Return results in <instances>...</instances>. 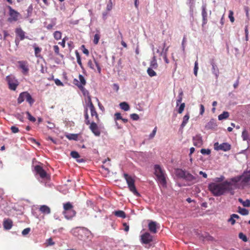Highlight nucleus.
<instances>
[{"instance_id": "obj_61", "label": "nucleus", "mask_w": 250, "mask_h": 250, "mask_svg": "<svg viewBox=\"0 0 250 250\" xmlns=\"http://www.w3.org/2000/svg\"><path fill=\"white\" fill-rule=\"evenodd\" d=\"M228 222H230L232 225H233L235 223V220L231 215L230 216V218L229 219Z\"/></svg>"}, {"instance_id": "obj_64", "label": "nucleus", "mask_w": 250, "mask_h": 250, "mask_svg": "<svg viewBox=\"0 0 250 250\" xmlns=\"http://www.w3.org/2000/svg\"><path fill=\"white\" fill-rule=\"evenodd\" d=\"M3 206V208H5L8 207V203L5 201H3V200H1V205Z\"/></svg>"}, {"instance_id": "obj_27", "label": "nucleus", "mask_w": 250, "mask_h": 250, "mask_svg": "<svg viewBox=\"0 0 250 250\" xmlns=\"http://www.w3.org/2000/svg\"><path fill=\"white\" fill-rule=\"evenodd\" d=\"M16 33L20 38L21 40H23L24 38L25 33L21 28L16 29Z\"/></svg>"}, {"instance_id": "obj_48", "label": "nucleus", "mask_w": 250, "mask_h": 250, "mask_svg": "<svg viewBox=\"0 0 250 250\" xmlns=\"http://www.w3.org/2000/svg\"><path fill=\"white\" fill-rule=\"evenodd\" d=\"M233 12L232 11L230 10L229 11V18L230 20V21L231 22H233L234 21V18L233 17Z\"/></svg>"}, {"instance_id": "obj_31", "label": "nucleus", "mask_w": 250, "mask_h": 250, "mask_svg": "<svg viewBox=\"0 0 250 250\" xmlns=\"http://www.w3.org/2000/svg\"><path fill=\"white\" fill-rule=\"evenodd\" d=\"M150 68L156 69L158 67V64L157 62L156 57L154 56L151 60L150 64Z\"/></svg>"}, {"instance_id": "obj_26", "label": "nucleus", "mask_w": 250, "mask_h": 250, "mask_svg": "<svg viewBox=\"0 0 250 250\" xmlns=\"http://www.w3.org/2000/svg\"><path fill=\"white\" fill-rule=\"evenodd\" d=\"M211 64L212 65V70L213 73L215 75L216 78H218L219 73L218 67H217L216 65H215L213 61H212L211 62Z\"/></svg>"}, {"instance_id": "obj_21", "label": "nucleus", "mask_w": 250, "mask_h": 250, "mask_svg": "<svg viewBox=\"0 0 250 250\" xmlns=\"http://www.w3.org/2000/svg\"><path fill=\"white\" fill-rule=\"evenodd\" d=\"M8 8L9 10V15L11 16V17L12 18V19L16 21L18 20V17L19 15V13L14 10L11 6H8Z\"/></svg>"}, {"instance_id": "obj_40", "label": "nucleus", "mask_w": 250, "mask_h": 250, "mask_svg": "<svg viewBox=\"0 0 250 250\" xmlns=\"http://www.w3.org/2000/svg\"><path fill=\"white\" fill-rule=\"evenodd\" d=\"M242 137L244 141L248 140L249 139V133L245 129L243 130L242 133Z\"/></svg>"}, {"instance_id": "obj_44", "label": "nucleus", "mask_w": 250, "mask_h": 250, "mask_svg": "<svg viewBox=\"0 0 250 250\" xmlns=\"http://www.w3.org/2000/svg\"><path fill=\"white\" fill-rule=\"evenodd\" d=\"M54 36L56 40H58L61 38L62 33L60 31H55L54 33Z\"/></svg>"}, {"instance_id": "obj_3", "label": "nucleus", "mask_w": 250, "mask_h": 250, "mask_svg": "<svg viewBox=\"0 0 250 250\" xmlns=\"http://www.w3.org/2000/svg\"><path fill=\"white\" fill-rule=\"evenodd\" d=\"M73 234L79 239H84L88 237L90 231L84 227H77L72 230Z\"/></svg>"}, {"instance_id": "obj_38", "label": "nucleus", "mask_w": 250, "mask_h": 250, "mask_svg": "<svg viewBox=\"0 0 250 250\" xmlns=\"http://www.w3.org/2000/svg\"><path fill=\"white\" fill-rule=\"evenodd\" d=\"M79 88L82 91L83 95L84 96H87L89 95L88 91L85 89V88L84 87V86L82 85L80 86L79 85Z\"/></svg>"}, {"instance_id": "obj_37", "label": "nucleus", "mask_w": 250, "mask_h": 250, "mask_svg": "<svg viewBox=\"0 0 250 250\" xmlns=\"http://www.w3.org/2000/svg\"><path fill=\"white\" fill-rule=\"evenodd\" d=\"M66 136L69 140L76 141L78 139V135L77 134H69L67 135Z\"/></svg>"}, {"instance_id": "obj_4", "label": "nucleus", "mask_w": 250, "mask_h": 250, "mask_svg": "<svg viewBox=\"0 0 250 250\" xmlns=\"http://www.w3.org/2000/svg\"><path fill=\"white\" fill-rule=\"evenodd\" d=\"M124 178H125L128 185V187L130 191H131L137 197L140 196V194L137 191L135 186V181L133 178L129 176L126 173H124Z\"/></svg>"}, {"instance_id": "obj_2", "label": "nucleus", "mask_w": 250, "mask_h": 250, "mask_svg": "<svg viewBox=\"0 0 250 250\" xmlns=\"http://www.w3.org/2000/svg\"><path fill=\"white\" fill-rule=\"evenodd\" d=\"M155 175H156L158 182L163 187H166L167 181L166 179L165 171L158 165L154 166Z\"/></svg>"}, {"instance_id": "obj_5", "label": "nucleus", "mask_w": 250, "mask_h": 250, "mask_svg": "<svg viewBox=\"0 0 250 250\" xmlns=\"http://www.w3.org/2000/svg\"><path fill=\"white\" fill-rule=\"evenodd\" d=\"M246 187H250V170L244 172L241 175V182L237 188L244 189Z\"/></svg>"}, {"instance_id": "obj_18", "label": "nucleus", "mask_w": 250, "mask_h": 250, "mask_svg": "<svg viewBox=\"0 0 250 250\" xmlns=\"http://www.w3.org/2000/svg\"><path fill=\"white\" fill-rule=\"evenodd\" d=\"M88 66L92 69L93 70H95V65L96 66L97 68V70L98 71V72L99 73H101V67L99 65V64L98 63V62H97V61H96V60H94V61H92L91 60H89L88 62Z\"/></svg>"}, {"instance_id": "obj_43", "label": "nucleus", "mask_w": 250, "mask_h": 250, "mask_svg": "<svg viewBox=\"0 0 250 250\" xmlns=\"http://www.w3.org/2000/svg\"><path fill=\"white\" fill-rule=\"evenodd\" d=\"M239 237L240 239H242L244 242H247L248 241V238L246 235H245L242 232H240L239 233Z\"/></svg>"}, {"instance_id": "obj_58", "label": "nucleus", "mask_w": 250, "mask_h": 250, "mask_svg": "<svg viewBox=\"0 0 250 250\" xmlns=\"http://www.w3.org/2000/svg\"><path fill=\"white\" fill-rule=\"evenodd\" d=\"M99 39H100V37L99 36L98 34H95V36H94V40H93V42L94 43L96 44L98 43V42H99Z\"/></svg>"}, {"instance_id": "obj_50", "label": "nucleus", "mask_w": 250, "mask_h": 250, "mask_svg": "<svg viewBox=\"0 0 250 250\" xmlns=\"http://www.w3.org/2000/svg\"><path fill=\"white\" fill-rule=\"evenodd\" d=\"M70 155L74 158H78L80 157L79 154L77 152L75 151H71Z\"/></svg>"}, {"instance_id": "obj_1", "label": "nucleus", "mask_w": 250, "mask_h": 250, "mask_svg": "<svg viewBox=\"0 0 250 250\" xmlns=\"http://www.w3.org/2000/svg\"><path fill=\"white\" fill-rule=\"evenodd\" d=\"M231 182L225 181L221 183H211L208 185V189L215 196L223 195L227 191H230L233 189Z\"/></svg>"}, {"instance_id": "obj_17", "label": "nucleus", "mask_w": 250, "mask_h": 250, "mask_svg": "<svg viewBox=\"0 0 250 250\" xmlns=\"http://www.w3.org/2000/svg\"><path fill=\"white\" fill-rule=\"evenodd\" d=\"M193 145L195 146L200 147L203 144L202 137L200 135H196L193 137Z\"/></svg>"}, {"instance_id": "obj_32", "label": "nucleus", "mask_w": 250, "mask_h": 250, "mask_svg": "<svg viewBox=\"0 0 250 250\" xmlns=\"http://www.w3.org/2000/svg\"><path fill=\"white\" fill-rule=\"evenodd\" d=\"M189 118V116L188 114H187L186 115H185L184 116L183 119V122L181 125V127L183 128L186 125V124L188 122Z\"/></svg>"}, {"instance_id": "obj_12", "label": "nucleus", "mask_w": 250, "mask_h": 250, "mask_svg": "<svg viewBox=\"0 0 250 250\" xmlns=\"http://www.w3.org/2000/svg\"><path fill=\"white\" fill-rule=\"evenodd\" d=\"M156 53H158L159 56L163 57L166 63H168L169 61L167 56V48H156Z\"/></svg>"}, {"instance_id": "obj_63", "label": "nucleus", "mask_w": 250, "mask_h": 250, "mask_svg": "<svg viewBox=\"0 0 250 250\" xmlns=\"http://www.w3.org/2000/svg\"><path fill=\"white\" fill-rule=\"evenodd\" d=\"M123 226L125 227L124 228L125 231L126 232H127L129 230V226L126 223H123Z\"/></svg>"}, {"instance_id": "obj_54", "label": "nucleus", "mask_w": 250, "mask_h": 250, "mask_svg": "<svg viewBox=\"0 0 250 250\" xmlns=\"http://www.w3.org/2000/svg\"><path fill=\"white\" fill-rule=\"evenodd\" d=\"M87 98V100H88V104H87V105L90 107V106H93L94 104H93L92 102V100H91V97L90 96V95H88V96H86Z\"/></svg>"}, {"instance_id": "obj_34", "label": "nucleus", "mask_w": 250, "mask_h": 250, "mask_svg": "<svg viewBox=\"0 0 250 250\" xmlns=\"http://www.w3.org/2000/svg\"><path fill=\"white\" fill-rule=\"evenodd\" d=\"M229 116V113L227 111H224L222 114L218 116L219 120H222L228 118Z\"/></svg>"}, {"instance_id": "obj_49", "label": "nucleus", "mask_w": 250, "mask_h": 250, "mask_svg": "<svg viewBox=\"0 0 250 250\" xmlns=\"http://www.w3.org/2000/svg\"><path fill=\"white\" fill-rule=\"evenodd\" d=\"M157 126L155 127L153 129L152 132L149 134V139H152L155 135L156 131H157Z\"/></svg>"}, {"instance_id": "obj_39", "label": "nucleus", "mask_w": 250, "mask_h": 250, "mask_svg": "<svg viewBox=\"0 0 250 250\" xmlns=\"http://www.w3.org/2000/svg\"><path fill=\"white\" fill-rule=\"evenodd\" d=\"M147 72L150 77L156 76V73L153 70V68L149 67L147 70Z\"/></svg>"}, {"instance_id": "obj_62", "label": "nucleus", "mask_w": 250, "mask_h": 250, "mask_svg": "<svg viewBox=\"0 0 250 250\" xmlns=\"http://www.w3.org/2000/svg\"><path fill=\"white\" fill-rule=\"evenodd\" d=\"M200 114L203 115L205 111L204 106L203 104L200 105Z\"/></svg>"}, {"instance_id": "obj_56", "label": "nucleus", "mask_w": 250, "mask_h": 250, "mask_svg": "<svg viewBox=\"0 0 250 250\" xmlns=\"http://www.w3.org/2000/svg\"><path fill=\"white\" fill-rule=\"evenodd\" d=\"M122 119V117L120 113L117 112L115 114V120H118Z\"/></svg>"}, {"instance_id": "obj_13", "label": "nucleus", "mask_w": 250, "mask_h": 250, "mask_svg": "<svg viewBox=\"0 0 250 250\" xmlns=\"http://www.w3.org/2000/svg\"><path fill=\"white\" fill-rule=\"evenodd\" d=\"M19 67L22 70V73L24 75H27L29 72L28 62L26 61H19L18 62Z\"/></svg>"}, {"instance_id": "obj_47", "label": "nucleus", "mask_w": 250, "mask_h": 250, "mask_svg": "<svg viewBox=\"0 0 250 250\" xmlns=\"http://www.w3.org/2000/svg\"><path fill=\"white\" fill-rule=\"evenodd\" d=\"M185 107V104L184 103H182L178 109V112L179 114H181L183 112Z\"/></svg>"}, {"instance_id": "obj_45", "label": "nucleus", "mask_w": 250, "mask_h": 250, "mask_svg": "<svg viewBox=\"0 0 250 250\" xmlns=\"http://www.w3.org/2000/svg\"><path fill=\"white\" fill-rule=\"evenodd\" d=\"M200 152L203 155H209L211 153V150L209 149L203 148L201 150Z\"/></svg>"}, {"instance_id": "obj_42", "label": "nucleus", "mask_w": 250, "mask_h": 250, "mask_svg": "<svg viewBox=\"0 0 250 250\" xmlns=\"http://www.w3.org/2000/svg\"><path fill=\"white\" fill-rule=\"evenodd\" d=\"M183 92L181 91L178 95V99L177 100L176 104L177 105H178L180 103H181L183 99Z\"/></svg>"}, {"instance_id": "obj_41", "label": "nucleus", "mask_w": 250, "mask_h": 250, "mask_svg": "<svg viewBox=\"0 0 250 250\" xmlns=\"http://www.w3.org/2000/svg\"><path fill=\"white\" fill-rule=\"evenodd\" d=\"M26 114L27 116L28 119L32 122H35L36 121V118L31 115V114L30 113L29 111H26Z\"/></svg>"}, {"instance_id": "obj_22", "label": "nucleus", "mask_w": 250, "mask_h": 250, "mask_svg": "<svg viewBox=\"0 0 250 250\" xmlns=\"http://www.w3.org/2000/svg\"><path fill=\"white\" fill-rule=\"evenodd\" d=\"M149 230L153 233H156L157 232L156 223L153 221H150L148 224Z\"/></svg>"}, {"instance_id": "obj_8", "label": "nucleus", "mask_w": 250, "mask_h": 250, "mask_svg": "<svg viewBox=\"0 0 250 250\" xmlns=\"http://www.w3.org/2000/svg\"><path fill=\"white\" fill-rule=\"evenodd\" d=\"M22 96H25V100L31 106L34 103L35 100L32 98L31 95L27 91L21 92L19 96L17 99L18 103L21 104L23 102V99Z\"/></svg>"}, {"instance_id": "obj_23", "label": "nucleus", "mask_w": 250, "mask_h": 250, "mask_svg": "<svg viewBox=\"0 0 250 250\" xmlns=\"http://www.w3.org/2000/svg\"><path fill=\"white\" fill-rule=\"evenodd\" d=\"M90 110V113H91V116L92 117H95L96 120L97 122H99L100 121V119L99 117V115L96 110V109L94 107V106H91L89 107Z\"/></svg>"}, {"instance_id": "obj_15", "label": "nucleus", "mask_w": 250, "mask_h": 250, "mask_svg": "<svg viewBox=\"0 0 250 250\" xmlns=\"http://www.w3.org/2000/svg\"><path fill=\"white\" fill-rule=\"evenodd\" d=\"M206 4H203L202 6V16L203 19L202 22V27H204V25L207 23L208 19H207V12L206 11Z\"/></svg>"}, {"instance_id": "obj_29", "label": "nucleus", "mask_w": 250, "mask_h": 250, "mask_svg": "<svg viewBox=\"0 0 250 250\" xmlns=\"http://www.w3.org/2000/svg\"><path fill=\"white\" fill-rule=\"evenodd\" d=\"M84 123L86 125H89L91 123L90 120L89 119V116L88 114V109L87 107H85L84 109Z\"/></svg>"}, {"instance_id": "obj_6", "label": "nucleus", "mask_w": 250, "mask_h": 250, "mask_svg": "<svg viewBox=\"0 0 250 250\" xmlns=\"http://www.w3.org/2000/svg\"><path fill=\"white\" fill-rule=\"evenodd\" d=\"M6 80L8 85V88L11 90H16L19 85V82L15 77L12 75H9L6 77Z\"/></svg>"}, {"instance_id": "obj_36", "label": "nucleus", "mask_w": 250, "mask_h": 250, "mask_svg": "<svg viewBox=\"0 0 250 250\" xmlns=\"http://www.w3.org/2000/svg\"><path fill=\"white\" fill-rule=\"evenodd\" d=\"M230 181L236 186L238 182H240V183L241 182V175L232 178Z\"/></svg>"}, {"instance_id": "obj_7", "label": "nucleus", "mask_w": 250, "mask_h": 250, "mask_svg": "<svg viewBox=\"0 0 250 250\" xmlns=\"http://www.w3.org/2000/svg\"><path fill=\"white\" fill-rule=\"evenodd\" d=\"M178 175L186 181L191 182V184L195 183L196 182V178L195 176L181 169L178 170Z\"/></svg>"}, {"instance_id": "obj_53", "label": "nucleus", "mask_w": 250, "mask_h": 250, "mask_svg": "<svg viewBox=\"0 0 250 250\" xmlns=\"http://www.w3.org/2000/svg\"><path fill=\"white\" fill-rule=\"evenodd\" d=\"M131 118L134 121H137L139 119V116L136 113L131 114L130 115Z\"/></svg>"}, {"instance_id": "obj_46", "label": "nucleus", "mask_w": 250, "mask_h": 250, "mask_svg": "<svg viewBox=\"0 0 250 250\" xmlns=\"http://www.w3.org/2000/svg\"><path fill=\"white\" fill-rule=\"evenodd\" d=\"M41 48H35V54L37 57H41Z\"/></svg>"}, {"instance_id": "obj_52", "label": "nucleus", "mask_w": 250, "mask_h": 250, "mask_svg": "<svg viewBox=\"0 0 250 250\" xmlns=\"http://www.w3.org/2000/svg\"><path fill=\"white\" fill-rule=\"evenodd\" d=\"M198 70V62L197 61L195 62L194 64V75L197 76V72Z\"/></svg>"}, {"instance_id": "obj_55", "label": "nucleus", "mask_w": 250, "mask_h": 250, "mask_svg": "<svg viewBox=\"0 0 250 250\" xmlns=\"http://www.w3.org/2000/svg\"><path fill=\"white\" fill-rule=\"evenodd\" d=\"M11 130L13 133H16L19 131V128L15 126H12L11 127Z\"/></svg>"}, {"instance_id": "obj_28", "label": "nucleus", "mask_w": 250, "mask_h": 250, "mask_svg": "<svg viewBox=\"0 0 250 250\" xmlns=\"http://www.w3.org/2000/svg\"><path fill=\"white\" fill-rule=\"evenodd\" d=\"M63 212H65L73 208V206H72L70 202H67L66 203L63 204Z\"/></svg>"}, {"instance_id": "obj_59", "label": "nucleus", "mask_w": 250, "mask_h": 250, "mask_svg": "<svg viewBox=\"0 0 250 250\" xmlns=\"http://www.w3.org/2000/svg\"><path fill=\"white\" fill-rule=\"evenodd\" d=\"M30 231V229L29 228H26L24 229L22 231V234L23 235H25L29 233Z\"/></svg>"}, {"instance_id": "obj_51", "label": "nucleus", "mask_w": 250, "mask_h": 250, "mask_svg": "<svg viewBox=\"0 0 250 250\" xmlns=\"http://www.w3.org/2000/svg\"><path fill=\"white\" fill-rule=\"evenodd\" d=\"M113 6L112 1V0H109L108 3L107 5L106 6V10L108 11H110Z\"/></svg>"}, {"instance_id": "obj_16", "label": "nucleus", "mask_w": 250, "mask_h": 250, "mask_svg": "<svg viewBox=\"0 0 250 250\" xmlns=\"http://www.w3.org/2000/svg\"><path fill=\"white\" fill-rule=\"evenodd\" d=\"M79 81L78 80L75 79L74 80V81H73V83L77 85L78 87H79V85H83V86H84L86 84V81L84 78V77L81 75V74H80L79 76Z\"/></svg>"}, {"instance_id": "obj_60", "label": "nucleus", "mask_w": 250, "mask_h": 250, "mask_svg": "<svg viewBox=\"0 0 250 250\" xmlns=\"http://www.w3.org/2000/svg\"><path fill=\"white\" fill-rule=\"evenodd\" d=\"M68 40V38L65 37L63 39V40H62V42H59V44H60L62 47H64L65 41L66 40Z\"/></svg>"}, {"instance_id": "obj_19", "label": "nucleus", "mask_w": 250, "mask_h": 250, "mask_svg": "<svg viewBox=\"0 0 250 250\" xmlns=\"http://www.w3.org/2000/svg\"><path fill=\"white\" fill-rule=\"evenodd\" d=\"M13 221L10 219H5L3 222V228L5 230H9L13 226Z\"/></svg>"}, {"instance_id": "obj_33", "label": "nucleus", "mask_w": 250, "mask_h": 250, "mask_svg": "<svg viewBox=\"0 0 250 250\" xmlns=\"http://www.w3.org/2000/svg\"><path fill=\"white\" fill-rule=\"evenodd\" d=\"M238 201L241 203L244 207H250V200L247 199L246 201H243L242 199L239 198Z\"/></svg>"}, {"instance_id": "obj_30", "label": "nucleus", "mask_w": 250, "mask_h": 250, "mask_svg": "<svg viewBox=\"0 0 250 250\" xmlns=\"http://www.w3.org/2000/svg\"><path fill=\"white\" fill-rule=\"evenodd\" d=\"M120 106L122 109L125 111H128L129 109V104L125 102L121 103L120 104Z\"/></svg>"}, {"instance_id": "obj_24", "label": "nucleus", "mask_w": 250, "mask_h": 250, "mask_svg": "<svg viewBox=\"0 0 250 250\" xmlns=\"http://www.w3.org/2000/svg\"><path fill=\"white\" fill-rule=\"evenodd\" d=\"M39 210L42 213L46 214H49L51 212V210L49 207L46 205L41 206Z\"/></svg>"}, {"instance_id": "obj_11", "label": "nucleus", "mask_w": 250, "mask_h": 250, "mask_svg": "<svg viewBox=\"0 0 250 250\" xmlns=\"http://www.w3.org/2000/svg\"><path fill=\"white\" fill-rule=\"evenodd\" d=\"M141 241L143 244H149L153 241V236L149 233L145 232L141 235Z\"/></svg>"}, {"instance_id": "obj_14", "label": "nucleus", "mask_w": 250, "mask_h": 250, "mask_svg": "<svg viewBox=\"0 0 250 250\" xmlns=\"http://www.w3.org/2000/svg\"><path fill=\"white\" fill-rule=\"evenodd\" d=\"M34 168L37 173H38L42 178L43 179L47 177V173L41 166L39 165L36 166Z\"/></svg>"}, {"instance_id": "obj_20", "label": "nucleus", "mask_w": 250, "mask_h": 250, "mask_svg": "<svg viewBox=\"0 0 250 250\" xmlns=\"http://www.w3.org/2000/svg\"><path fill=\"white\" fill-rule=\"evenodd\" d=\"M62 213L65 218L67 219H71L76 215V212L72 208L68 211L62 212Z\"/></svg>"}, {"instance_id": "obj_9", "label": "nucleus", "mask_w": 250, "mask_h": 250, "mask_svg": "<svg viewBox=\"0 0 250 250\" xmlns=\"http://www.w3.org/2000/svg\"><path fill=\"white\" fill-rule=\"evenodd\" d=\"M89 125V128L91 132L96 136H100L101 133L100 127L98 125L97 123L92 122Z\"/></svg>"}, {"instance_id": "obj_10", "label": "nucleus", "mask_w": 250, "mask_h": 250, "mask_svg": "<svg viewBox=\"0 0 250 250\" xmlns=\"http://www.w3.org/2000/svg\"><path fill=\"white\" fill-rule=\"evenodd\" d=\"M214 148L216 150H221L224 151H227L230 149V145L227 143H224L220 145H219L218 143H216L214 144Z\"/></svg>"}, {"instance_id": "obj_35", "label": "nucleus", "mask_w": 250, "mask_h": 250, "mask_svg": "<svg viewBox=\"0 0 250 250\" xmlns=\"http://www.w3.org/2000/svg\"><path fill=\"white\" fill-rule=\"evenodd\" d=\"M238 209V212L243 215H247L249 214V210L245 208H242L240 207H239Z\"/></svg>"}, {"instance_id": "obj_25", "label": "nucleus", "mask_w": 250, "mask_h": 250, "mask_svg": "<svg viewBox=\"0 0 250 250\" xmlns=\"http://www.w3.org/2000/svg\"><path fill=\"white\" fill-rule=\"evenodd\" d=\"M113 214L118 217L122 218H125L126 217V214L123 210H119L114 211L113 212Z\"/></svg>"}, {"instance_id": "obj_57", "label": "nucleus", "mask_w": 250, "mask_h": 250, "mask_svg": "<svg viewBox=\"0 0 250 250\" xmlns=\"http://www.w3.org/2000/svg\"><path fill=\"white\" fill-rule=\"evenodd\" d=\"M55 84L58 86H63V83L58 79L54 80Z\"/></svg>"}]
</instances>
